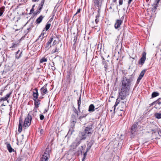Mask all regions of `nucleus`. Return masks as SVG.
<instances>
[{
  "instance_id": "f257e3e1",
  "label": "nucleus",
  "mask_w": 161,
  "mask_h": 161,
  "mask_svg": "<svg viewBox=\"0 0 161 161\" xmlns=\"http://www.w3.org/2000/svg\"><path fill=\"white\" fill-rule=\"evenodd\" d=\"M132 81V75L127 78L123 76L121 81V91L119 92L120 98L124 99L125 97L129 95L131 85V82Z\"/></svg>"
},
{
  "instance_id": "f03ea898",
  "label": "nucleus",
  "mask_w": 161,
  "mask_h": 161,
  "mask_svg": "<svg viewBox=\"0 0 161 161\" xmlns=\"http://www.w3.org/2000/svg\"><path fill=\"white\" fill-rule=\"evenodd\" d=\"M93 132V129L91 127H86L84 131L79 133V136L80 138V140H85L87 137L91 136Z\"/></svg>"
},
{
  "instance_id": "7ed1b4c3",
  "label": "nucleus",
  "mask_w": 161,
  "mask_h": 161,
  "mask_svg": "<svg viewBox=\"0 0 161 161\" xmlns=\"http://www.w3.org/2000/svg\"><path fill=\"white\" fill-rule=\"evenodd\" d=\"M126 97H125L124 99H123L119 97V95L118 98L116 100V101L115 103V105H114V111L115 110L116 106L118 104H119V107L121 108L122 109H120V110L123 111L124 109L126 107V101L127 99Z\"/></svg>"
},
{
  "instance_id": "20e7f679",
  "label": "nucleus",
  "mask_w": 161,
  "mask_h": 161,
  "mask_svg": "<svg viewBox=\"0 0 161 161\" xmlns=\"http://www.w3.org/2000/svg\"><path fill=\"white\" fill-rule=\"evenodd\" d=\"M51 151V147L48 145L45 150L44 154L42 155L40 161H48Z\"/></svg>"
},
{
  "instance_id": "39448f33",
  "label": "nucleus",
  "mask_w": 161,
  "mask_h": 161,
  "mask_svg": "<svg viewBox=\"0 0 161 161\" xmlns=\"http://www.w3.org/2000/svg\"><path fill=\"white\" fill-rule=\"evenodd\" d=\"M32 117L31 115L29 113L26 118H25L23 126L25 127H29L31 125Z\"/></svg>"
},
{
  "instance_id": "423d86ee",
  "label": "nucleus",
  "mask_w": 161,
  "mask_h": 161,
  "mask_svg": "<svg viewBox=\"0 0 161 161\" xmlns=\"http://www.w3.org/2000/svg\"><path fill=\"white\" fill-rule=\"evenodd\" d=\"M146 53L145 52H143L142 53V56L139 62V64L143 65L145 61L146 60Z\"/></svg>"
},
{
  "instance_id": "0eeeda50",
  "label": "nucleus",
  "mask_w": 161,
  "mask_h": 161,
  "mask_svg": "<svg viewBox=\"0 0 161 161\" xmlns=\"http://www.w3.org/2000/svg\"><path fill=\"white\" fill-rule=\"evenodd\" d=\"M160 99L161 98H160L152 103V105H154V108L156 109H160L161 108V102L159 101Z\"/></svg>"
},
{
  "instance_id": "6e6552de",
  "label": "nucleus",
  "mask_w": 161,
  "mask_h": 161,
  "mask_svg": "<svg viewBox=\"0 0 161 161\" xmlns=\"http://www.w3.org/2000/svg\"><path fill=\"white\" fill-rule=\"evenodd\" d=\"M101 106V105L100 104H98L96 106L97 108H95V106L93 104H90L88 108V111L90 112H93L94 111L95 109H97L99 107Z\"/></svg>"
},
{
  "instance_id": "1a4fd4ad",
  "label": "nucleus",
  "mask_w": 161,
  "mask_h": 161,
  "mask_svg": "<svg viewBox=\"0 0 161 161\" xmlns=\"http://www.w3.org/2000/svg\"><path fill=\"white\" fill-rule=\"evenodd\" d=\"M138 125V123L137 122H135L131 127V133L132 134H133L136 131Z\"/></svg>"
},
{
  "instance_id": "9d476101",
  "label": "nucleus",
  "mask_w": 161,
  "mask_h": 161,
  "mask_svg": "<svg viewBox=\"0 0 161 161\" xmlns=\"http://www.w3.org/2000/svg\"><path fill=\"white\" fill-rule=\"evenodd\" d=\"M123 23V20L120 19H117L114 24V27L116 29L119 28L121 25Z\"/></svg>"
},
{
  "instance_id": "9b49d317",
  "label": "nucleus",
  "mask_w": 161,
  "mask_h": 161,
  "mask_svg": "<svg viewBox=\"0 0 161 161\" xmlns=\"http://www.w3.org/2000/svg\"><path fill=\"white\" fill-rule=\"evenodd\" d=\"M23 123V121L22 119H21V117L19 118V128L18 131L20 133L22 130V124Z\"/></svg>"
},
{
  "instance_id": "f8f14e48",
  "label": "nucleus",
  "mask_w": 161,
  "mask_h": 161,
  "mask_svg": "<svg viewBox=\"0 0 161 161\" xmlns=\"http://www.w3.org/2000/svg\"><path fill=\"white\" fill-rule=\"evenodd\" d=\"M34 90L35 92H33V100H35L37 99L38 96V89L36 88Z\"/></svg>"
},
{
  "instance_id": "ddd939ff",
  "label": "nucleus",
  "mask_w": 161,
  "mask_h": 161,
  "mask_svg": "<svg viewBox=\"0 0 161 161\" xmlns=\"http://www.w3.org/2000/svg\"><path fill=\"white\" fill-rule=\"evenodd\" d=\"M41 94L42 96L44 95L48 92L47 90L46 87L43 86L40 89Z\"/></svg>"
},
{
  "instance_id": "4468645a",
  "label": "nucleus",
  "mask_w": 161,
  "mask_h": 161,
  "mask_svg": "<svg viewBox=\"0 0 161 161\" xmlns=\"http://www.w3.org/2000/svg\"><path fill=\"white\" fill-rule=\"evenodd\" d=\"M80 142H75L73 143L71 145V147L73 149H75L80 144Z\"/></svg>"
},
{
  "instance_id": "2eb2a0df",
  "label": "nucleus",
  "mask_w": 161,
  "mask_h": 161,
  "mask_svg": "<svg viewBox=\"0 0 161 161\" xmlns=\"http://www.w3.org/2000/svg\"><path fill=\"white\" fill-rule=\"evenodd\" d=\"M6 145L7 149L9 153H11L13 152H14V149L12 148L10 144L9 143L6 142Z\"/></svg>"
},
{
  "instance_id": "dca6fc26",
  "label": "nucleus",
  "mask_w": 161,
  "mask_h": 161,
  "mask_svg": "<svg viewBox=\"0 0 161 161\" xmlns=\"http://www.w3.org/2000/svg\"><path fill=\"white\" fill-rule=\"evenodd\" d=\"M150 130H151L152 133H155L156 131V126L153 124H151L149 125Z\"/></svg>"
},
{
  "instance_id": "f3484780",
  "label": "nucleus",
  "mask_w": 161,
  "mask_h": 161,
  "mask_svg": "<svg viewBox=\"0 0 161 161\" xmlns=\"http://www.w3.org/2000/svg\"><path fill=\"white\" fill-rule=\"evenodd\" d=\"M34 101V105L35 107H38L40 104V100L38 99L33 100Z\"/></svg>"
},
{
  "instance_id": "a211bd4d",
  "label": "nucleus",
  "mask_w": 161,
  "mask_h": 161,
  "mask_svg": "<svg viewBox=\"0 0 161 161\" xmlns=\"http://www.w3.org/2000/svg\"><path fill=\"white\" fill-rule=\"evenodd\" d=\"M44 16H40L36 20V22L37 24H39L42 21Z\"/></svg>"
},
{
  "instance_id": "6ab92c4d",
  "label": "nucleus",
  "mask_w": 161,
  "mask_h": 161,
  "mask_svg": "<svg viewBox=\"0 0 161 161\" xmlns=\"http://www.w3.org/2000/svg\"><path fill=\"white\" fill-rule=\"evenodd\" d=\"M93 1L94 6L99 8L100 6L99 0H93Z\"/></svg>"
},
{
  "instance_id": "aec40b11",
  "label": "nucleus",
  "mask_w": 161,
  "mask_h": 161,
  "mask_svg": "<svg viewBox=\"0 0 161 161\" xmlns=\"http://www.w3.org/2000/svg\"><path fill=\"white\" fill-rule=\"evenodd\" d=\"M52 37L53 38V40L54 39L60 41L59 39V36L58 35H57L56 34H54L52 36Z\"/></svg>"
},
{
  "instance_id": "412c9836",
  "label": "nucleus",
  "mask_w": 161,
  "mask_h": 161,
  "mask_svg": "<svg viewBox=\"0 0 161 161\" xmlns=\"http://www.w3.org/2000/svg\"><path fill=\"white\" fill-rule=\"evenodd\" d=\"M78 110L80 112V104H81V97L80 96L79 97V99L78 100Z\"/></svg>"
},
{
  "instance_id": "4be33fe9",
  "label": "nucleus",
  "mask_w": 161,
  "mask_h": 161,
  "mask_svg": "<svg viewBox=\"0 0 161 161\" xmlns=\"http://www.w3.org/2000/svg\"><path fill=\"white\" fill-rule=\"evenodd\" d=\"M100 15L99 13L98 12L96 16V19H95V23L97 24L99 20V17Z\"/></svg>"
},
{
  "instance_id": "5701e85b",
  "label": "nucleus",
  "mask_w": 161,
  "mask_h": 161,
  "mask_svg": "<svg viewBox=\"0 0 161 161\" xmlns=\"http://www.w3.org/2000/svg\"><path fill=\"white\" fill-rule=\"evenodd\" d=\"M146 70H143L142 71L141 73H140V75L139 77V79H142V77L143 76L145 72H146Z\"/></svg>"
},
{
  "instance_id": "b1692460",
  "label": "nucleus",
  "mask_w": 161,
  "mask_h": 161,
  "mask_svg": "<svg viewBox=\"0 0 161 161\" xmlns=\"http://www.w3.org/2000/svg\"><path fill=\"white\" fill-rule=\"evenodd\" d=\"M154 116L158 119H161V113H156L154 114Z\"/></svg>"
},
{
  "instance_id": "393cba45",
  "label": "nucleus",
  "mask_w": 161,
  "mask_h": 161,
  "mask_svg": "<svg viewBox=\"0 0 161 161\" xmlns=\"http://www.w3.org/2000/svg\"><path fill=\"white\" fill-rule=\"evenodd\" d=\"M92 144L93 143L92 142H90L87 145V147L86 149L87 152L90 149Z\"/></svg>"
},
{
  "instance_id": "a878e982",
  "label": "nucleus",
  "mask_w": 161,
  "mask_h": 161,
  "mask_svg": "<svg viewBox=\"0 0 161 161\" xmlns=\"http://www.w3.org/2000/svg\"><path fill=\"white\" fill-rule=\"evenodd\" d=\"M5 10V7H2L0 8V16H1Z\"/></svg>"
},
{
  "instance_id": "bb28decb",
  "label": "nucleus",
  "mask_w": 161,
  "mask_h": 161,
  "mask_svg": "<svg viewBox=\"0 0 161 161\" xmlns=\"http://www.w3.org/2000/svg\"><path fill=\"white\" fill-rule=\"evenodd\" d=\"M51 25V24L49 23V21L48 22L47 24L46 25L45 27L44 28V29L46 30V31H47L49 29Z\"/></svg>"
},
{
  "instance_id": "cd10ccee",
  "label": "nucleus",
  "mask_w": 161,
  "mask_h": 161,
  "mask_svg": "<svg viewBox=\"0 0 161 161\" xmlns=\"http://www.w3.org/2000/svg\"><path fill=\"white\" fill-rule=\"evenodd\" d=\"M20 51L19 50L16 53V58L17 59H19L20 57H21V55L22 53V52H21L20 54H19V55L18 56V54L19 53V52Z\"/></svg>"
},
{
  "instance_id": "c85d7f7f",
  "label": "nucleus",
  "mask_w": 161,
  "mask_h": 161,
  "mask_svg": "<svg viewBox=\"0 0 161 161\" xmlns=\"http://www.w3.org/2000/svg\"><path fill=\"white\" fill-rule=\"evenodd\" d=\"M59 50V49H58L57 47H56L55 48L53 49L51 51V53L53 54L54 53H56V52H58Z\"/></svg>"
},
{
  "instance_id": "c756f323",
  "label": "nucleus",
  "mask_w": 161,
  "mask_h": 161,
  "mask_svg": "<svg viewBox=\"0 0 161 161\" xmlns=\"http://www.w3.org/2000/svg\"><path fill=\"white\" fill-rule=\"evenodd\" d=\"M43 5H44L43 4H42L41 3L39 4V11L37 12L38 14H39L40 13V12L41 11V10H42V8H43Z\"/></svg>"
},
{
  "instance_id": "7c9ffc66",
  "label": "nucleus",
  "mask_w": 161,
  "mask_h": 161,
  "mask_svg": "<svg viewBox=\"0 0 161 161\" xmlns=\"http://www.w3.org/2000/svg\"><path fill=\"white\" fill-rule=\"evenodd\" d=\"M159 94L157 92H153L152 94V97L153 98L155 97L158 96Z\"/></svg>"
},
{
  "instance_id": "2f4dec72",
  "label": "nucleus",
  "mask_w": 161,
  "mask_h": 161,
  "mask_svg": "<svg viewBox=\"0 0 161 161\" xmlns=\"http://www.w3.org/2000/svg\"><path fill=\"white\" fill-rule=\"evenodd\" d=\"M47 61V58L43 57L41 58L40 60V63H42L43 62H46Z\"/></svg>"
},
{
  "instance_id": "473e14b6",
  "label": "nucleus",
  "mask_w": 161,
  "mask_h": 161,
  "mask_svg": "<svg viewBox=\"0 0 161 161\" xmlns=\"http://www.w3.org/2000/svg\"><path fill=\"white\" fill-rule=\"evenodd\" d=\"M74 131V130H73V128H70V129L68 132L67 135H71L72 134L73 132Z\"/></svg>"
},
{
  "instance_id": "72a5a7b5",
  "label": "nucleus",
  "mask_w": 161,
  "mask_h": 161,
  "mask_svg": "<svg viewBox=\"0 0 161 161\" xmlns=\"http://www.w3.org/2000/svg\"><path fill=\"white\" fill-rule=\"evenodd\" d=\"M51 46L50 44H49L48 43H47L46 44V45L45 47V48L46 50H48L49 48L51 47Z\"/></svg>"
},
{
  "instance_id": "f704fd0d",
  "label": "nucleus",
  "mask_w": 161,
  "mask_h": 161,
  "mask_svg": "<svg viewBox=\"0 0 161 161\" xmlns=\"http://www.w3.org/2000/svg\"><path fill=\"white\" fill-rule=\"evenodd\" d=\"M155 4L156 5H154L153 7V8H152V12H155L156 9H157V5L156 3Z\"/></svg>"
},
{
  "instance_id": "c9c22d12",
  "label": "nucleus",
  "mask_w": 161,
  "mask_h": 161,
  "mask_svg": "<svg viewBox=\"0 0 161 161\" xmlns=\"http://www.w3.org/2000/svg\"><path fill=\"white\" fill-rule=\"evenodd\" d=\"M59 40H54L53 43V45L54 46L56 45L57 44H58L59 42Z\"/></svg>"
},
{
  "instance_id": "e433bc0d",
  "label": "nucleus",
  "mask_w": 161,
  "mask_h": 161,
  "mask_svg": "<svg viewBox=\"0 0 161 161\" xmlns=\"http://www.w3.org/2000/svg\"><path fill=\"white\" fill-rule=\"evenodd\" d=\"M91 25L92 28L97 26V25H94V22L93 21L92 22V24H91Z\"/></svg>"
},
{
  "instance_id": "4c0bfd02",
  "label": "nucleus",
  "mask_w": 161,
  "mask_h": 161,
  "mask_svg": "<svg viewBox=\"0 0 161 161\" xmlns=\"http://www.w3.org/2000/svg\"><path fill=\"white\" fill-rule=\"evenodd\" d=\"M7 100V99L5 97H3L1 98L0 99V102H1L2 101H4Z\"/></svg>"
},
{
  "instance_id": "58836bf2",
  "label": "nucleus",
  "mask_w": 161,
  "mask_h": 161,
  "mask_svg": "<svg viewBox=\"0 0 161 161\" xmlns=\"http://www.w3.org/2000/svg\"><path fill=\"white\" fill-rule=\"evenodd\" d=\"M40 133L41 135V136L43 135L44 134V131L42 129H40Z\"/></svg>"
},
{
  "instance_id": "ea45409f",
  "label": "nucleus",
  "mask_w": 161,
  "mask_h": 161,
  "mask_svg": "<svg viewBox=\"0 0 161 161\" xmlns=\"http://www.w3.org/2000/svg\"><path fill=\"white\" fill-rule=\"evenodd\" d=\"M53 39L51 37L50 38V40H49V41H48V42L47 43H48L49 44H51V43L52 42H53Z\"/></svg>"
},
{
  "instance_id": "a19ab883",
  "label": "nucleus",
  "mask_w": 161,
  "mask_h": 161,
  "mask_svg": "<svg viewBox=\"0 0 161 161\" xmlns=\"http://www.w3.org/2000/svg\"><path fill=\"white\" fill-rule=\"evenodd\" d=\"M44 115L42 114H40V118L41 120H42L44 119Z\"/></svg>"
},
{
  "instance_id": "79ce46f5",
  "label": "nucleus",
  "mask_w": 161,
  "mask_h": 161,
  "mask_svg": "<svg viewBox=\"0 0 161 161\" xmlns=\"http://www.w3.org/2000/svg\"><path fill=\"white\" fill-rule=\"evenodd\" d=\"M11 93L10 92V93H8V94H7L6 95V96H5V97L6 98L8 99V98L10 97L11 94Z\"/></svg>"
},
{
  "instance_id": "37998d69",
  "label": "nucleus",
  "mask_w": 161,
  "mask_h": 161,
  "mask_svg": "<svg viewBox=\"0 0 161 161\" xmlns=\"http://www.w3.org/2000/svg\"><path fill=\"white\" fill-rule=\"evenodd\" d=\"M44 30H43L42 33L41 34L42 35V38H43L44 37H46V36H45L46 34L44 32Z\"/></svg>"
},
{
  "instance_id": "c03bdc74",
  "label": "nucleus",
  "mask_w": 161,
  "mask_h": 161,
  "mask_svg": "<svg viewBox=\"0 0 161 161\" xmlns=\"http://www.w3.org/2000/svg\"><path fill=\"white\" fill-rule=\"evenodd\" d=\"M87 115V114H84V115L83 116H80L79 117V119H80V120H81V119L83 118V117H86Z\"/></svg>"
},
{
  "instance_id": "a18cd8bd",
  "label": "nucleus",
  "mask_w": 161,
  "mask_h": 161,
  "mask_svg": "<svg viewBox=\"0 0 161 161\" xmlns=\"http://www.w3.org/2000/svg\"><path fill=\"white\" fill-rule=\"evenodd\" d=\"M123 0H119V5H122L123 4Z\"/></svg>"
},
{
  "instance_id": "49530a36",
  "label": "nucleus",
  "mask_w": 161,
  "mask_h": 161,
  "mask_svg": "<svg viewBox=\"0 0 161 161\" xmlns=\"http://www.w3.org/2000/svg\"><path fill=\"white\" fill-rule=\"evenodd\" d=\"M81 9L80 8H79L77 11L76 13L74 15H75L77 14L80 13Z\"/></svg>"
},
{
  "instance_id": "de8ad7c7",
  "label": "nucleus",
  "mask_w": 161,
  "mask_h": 161,
  "mask_svg": "<svg viewBox=\"0 0 161 161\" xmlns=\"http://www.w3.org/2000/svg\"><path fill=\"white\" fill-rule=\"evenodd\" d=\"M38 107H35V106L34 107V109H33L34 112H35L36 113L37 112V108Z\"/></svg>"
},
{
  "instance_id": "09e8293b",
  "label": "nucleus",
  "mask_w": 161,
  "mask_h": 161,
  "mask_svg": "<svg viewBox=\"0 0 161 161\" xmlns=\"http://www.w3.org/2000/svg\"><path fill=\"white\" fill-rule=\"evenodd\" d=\"M71 128H73V127H74L75 125V123H73V122H71Z\"/></svg>"
},
{
  "instance_id": "8fccbe9b",
  "label": "nucleus",
  "mask_w": 161,
  "mask_h": 161,
  "mask_svg": "<svg viewBox=\"0 0 161 161\" xmlns=\"http://www.w3.org/2000/svg\"><path fill=\"white\" fill-rule=\"evenodd\" d=\"M71 121L72 122H73V123H76V119L75 118L73 119V120H71Z\"/></svg>"
},
{
  "instance_id": "3c124183",
  "label": "nucleus",
  "mask_w": 161,
  "mask_h": 161,
  "mask_svg": "<svg viewBox=\"0 0 161 161\" xmlns=\"http://www.w3.org/2000/svg\"><path fill=\"white\" fill-rule=\"evenodd\" d=\"M74 111L77 114V115L78 116V113L77 110L75 108L74 110Z\"/></svg>"
},
{
  "instance_id": "603ef678",
  "label": "nucleus",
  "mask_w": 161,
  "mask_h": 161,
  "mask_svg": "<svg viewBox=\"0 0 161 161\" xmlns=\"http://www.w3.org/2000/svg\"><path fill=\"white\" fill-rule=\"evenodd\" d=\"M42 34H41L38 37V39H39V38H40L41 39V40H42V39H43V38H42Z\"/></svg>"
},
{
  "instance_id": "864d4df0",
  "label": "nucleus",
  "mask_w": 161,
  "mask_h": 161,
  "mask_svg": "<svg viewBox=\"0 0 161 161\" xmlns=\"http://www.w3.org/2000/svg\"><path fill=\"white\" fill-rule=\"evenodd\" d=\"M160 0H155V3L156 5L158 4V3Z\"/></svg>"
},
{
  "instance_id": "5fc2aeb1",
  "label": "nucleus",
  "mask_w": 161,
  "mask_h": 161,
  "mask_svg": "<svg viewBox=\"0 0 161 161\" xmlns=\"http://www.w3.org/2000/svg\"><path fill=\"white\" fill-rule=\"evenodd\" d=\"M52 69L53 70V71H54V70H55L56 69V68L54 66H52Z\"/></svg>"
},
{
  "instance_id": "6e6d98bb",
  "label": "nucleus",
  "mask_w": 161,
  "mask_h": 161,
  "mask_svg": "<svg viewBox=\"0 0 161 161\" xmlns=\"http://www.w3.org/2000/svg\"><path fill=\"white\" fill-rule=\"evenodd\" d=\"M132 1V0H128V6L130 4V3Z\"/></svg>"
},
{
  "instance_id": "4d7b16f0",
  "label": "nucleus",
  "mask_w": 161,
  "mask_h": 161,
  "mask_svg": "<svg viewBox=\"0 0 161 161\" xmlns=\"http://www.w3.org/2000/svg\"><path fill=\"white\" fill-rule=\"evenodd\" d=\"M34 11V8H31L30 10V14H31Z\"/></svg>"
},
{
  "instance_id": "13d9d810",
  "label": "nucleus",
  "mask_w": 161,
  "mask_h": 161,
  "mask_svg": "<svg viewBox=\"0 0 161 161\" xmlns=\"http://www.w3.org/2000/svg\"><path fill=\"white\" fill-rule=\"evenodd\" d=\"M87 151H86V152L84 153V157H85V158L86 157V156L87 155Z\"/></svg>"
},
{
  "instance_id": "bf43d9fd",
  "label": "nucleus",
  "mask_w": 161,
  "mask_h": 161,
  "mask_svg": "<svg viewBox=\"0 0 161 161\" xmlns=\"http://www.w3.org/2000/svg\"><path fill=\"white\" fill-rule=\"evenodd\" d=\"M17 46V45L16 44H14L12 46V47L13 48H15V47Z\"/></svg>"
},
{
  "instance_id": "052dcab7",
  "label": "nucleus",
  "mask_w": 161,
  "mask_h": 161,
  "mask_svg": "<svg viewBox=\"0 0 161 161\" xmlns=\"http://www.w3.org/2000/svg\"><path fill=\"white\" fill-rule=\"evenodd\" d=\"M45 0H42L41 1V3L44 4Z\"/></svg>"
},
{
  "instance_id": "680f3d73",
  "label": "nucleus",
  "mask_w": 161,
  "mask_h": 161,
  "mask_svg": "<svg viewBox=\"0 0 161 161\" xmlns=\"http://www.w3.org/2000/svg\"><path fill=\"white\" fill-rule=\"evenodd\" d=\"M114 143H117V144H116V145L117 146L119 144V142L118 141H114Z\"/></svg>"
},
{
  "instance_id": "e2e57ef3",
  "label": "nucleus",
  "mask_w": 161,
  "mask_h": 161,
  "mask_svg": "<svg viewBox=\"0 0 161 161\" xmlns=\"http://www.w3.org/2000/svg\"><path fill=\"white\" fill-rule=\"evenodd\" d=\"M141 79H139V77H138V79L137 80V83H139V81H140V80H141Z\"/></svg>"
},
{
  "instance_id": "0e129e2a",
  "label": "nucleus",
  "mask_w": 161,
  "mask_h": 161,
  "mask_svg": "<svg viewBox=\"0 0 161 161\" xmlns=\"http://www.w3.org/2000/svg\"><path fill=\"white\" fill-rule=\"evenodd\" d=\"M39 0H32V2H36L38 1Z\"/></svg>"
},
{
  "instance_id": "69168bd1",
  "label": "nucleus",
  "mask_w": 161,
  "mask_h": 161,
  "mask_svg": "<svg viewBox=\"0 0 161 161\" xmlns=\"http://www.w3.org/2000/svg\"><path fill=\"white\" fill-rule=\"evenodd\" d=\"M47 109H45L44 110V111L43 112L44 113H45L46 112H47Z\"/></svg>"
},
{
  "instance_id": "338daca9",
  "label": "nucleus",
  "mask_w": 161,
  "mask_h": 161,
  "mask_svg": "<svg viewBox=\"0 0 161 161\" xmlns=\"http://www.w3.org/2000/svg\"><path fill=\"white\" fill-rule=\"evenodd\" d=\"M77 37H76V38H75H75L74 39V42H75L77 40Z\"/></svg>"
},
{
  "instance_id": "774afa93",
  "label": "nucleus",
  "mask_w": 161,
  "mask_h": 161,
  "mask_svg": "<svg viewBox=\"0 0 161 161\" xmlns=\"http://www.w3.org/2000/svg\"><path fill=\"white\" fill-rule=\"evenodd\" d=\"M85 158H85V157H83L82 159V161H85Z\"/></svg>"
}]
</instances>
